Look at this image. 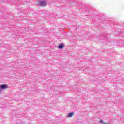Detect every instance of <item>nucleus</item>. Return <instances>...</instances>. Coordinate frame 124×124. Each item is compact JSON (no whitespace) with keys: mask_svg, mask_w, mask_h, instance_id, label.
<instances>
[{"mask_svg":"<svg viewBox=\"0 0 124 124\" xmlns=\"http://www.w3.org/2000/svg\"><path fill=\"white\" fill-rule=\"evenodd\" d=\"M40 5L41 6H46V5H47V3L44 1H41L40 2Z\"/></svg>","mask_w":124,"mask_h":124,"instance_id":"obj_1","label":"nucleus"},{"mask_svg":"<svg viewBox=\"0 0 124 124\" xmlns=\"http://www.w3.org/2000/svg\"><path fill=\"white\" fill-rule=\"evenodd\" d=\"M8 86H7L6 85L2 84L1 85V89H6V88H8Z\"/></svg>","mask_w":124,"mask_h":124,"instance_id":"obj_2","label":"nucleus"},{"mask_svg":"<svg viewBox=\"0 0 124 124\" xmlns=\"http://www.w3.org/2000/svg\"><path fill=\"white\" fill-rule=\"evenodd\" d=\"M58 47L59 48V49H63V48H64V46H63V44H61Z\"/></svg>","mask_w":124,"mask_h":124,"instance_id":"obj_3","label":"nucleus"},{"mask_svg":"<svg viewBox=\"0 0 124 124\" xmlns=\"http://www.w3.org/2000/svg\"><path fill=\"white\" fill-rule=\"evenodd\" d=\"M73 115H74V113H72V112H70L68 114V117L69 118H70L71 117H72L73 116Z\"/></svg>","mask_w":124,"mask_h":124,"instance_id":"obj_4","label":"nucleus"},{"mask_svg":"<svg viewBox=\"0 0 124 124\" xmlns=\"http://www.w3.org/2000/svg\"><path fill=\"white\" fill-rule=\"evenodd\" d=\"M100 123H102L103 124H105V123L103 122V120H100Z\"/></svg>","mask_w":124,"mask_h":124,"instance_id":"obj_5","label":"nucleus"},{"mask_svg":"<svg viewBox=\"0 0 124 124\" xmlns=\"http://www.w3.org/2000/svg\"><path fill=\"white\" fill-rule=\"evenodd\" d=\"M104 124H108V123H104Z\"/></svg>","mask_w":124,"mask_h":124,"instance_id":"obj_6","label":"nucleus"}]
</instances>
